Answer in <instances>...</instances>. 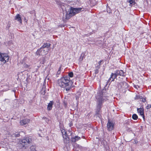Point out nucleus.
<instances>
[{"instance_id": "nucleus-1", "label": "nucleus", "mask_w": 151, "mask_h": 151, "mask_svg": "<svg viewBox=\"0 0 151 151\" xmlns=\"http://www.w3.org/2000/svg\"><path fill=\"white\" fill-rule=\"evenodd\" d=\"M58 85L66 91H69L71 88L70 83V79L68 77H63L61 78L58 81Z\"/></svg>"}, {"instance_id": "nucleus-2", "label": "nucleus", "mask_w": 151, "mask_h": 151, "mask_svg": "<svg viewBox=\"0 0 151 151\" xmlns=\"http://www.w3.org/2000/svg\"><path fill=\"white\" fill-rule=\"evenodd\" d=\"M82 8H71L69 9L68 11L67 12L66 17L67 18H68L69 17L73 16L81 11Z\"/></svg>"}, {"instance_id": "nucleus-3", "label": "nucleus", "mask_w": 151, "mask_h": 151, "mask_svg": "<svg viewBox=\"0 0 151 151\" xmlns=\"http://www.w3.org/2000/svg\"><path fill=\"white\" fill-rule=\"evenodd\" d=\"M9 58V55L7 54L0 52V61L1 62L4 64L8 62Z\"/></svg>"}, {"instance_id": "nucleus-4", "label": "nucleus", "mask_w": 151, "mask_h": 151, "mask_svg": "<svg viewBox=\"0 0 151 151\" xmlns=\"http://www.w3.org/2000/svg\"><path fill=\"white\" fill-rule=\"evenodd\" d=\"M30 122V120L28 119H24L21 120L20 122L21 125H24L28 124Z\"/></svg>"}, {"instance_id": "nucleus-5", "label": "nucleus", "mask_w": 151, "mask_h": 151, "mask_svg": "<svg viewBox=\"0 0 151 151\" xmlns=\"http://www.w3.org/2000/svg\"><path fill=\"white\" fill-rule=\"evenodd\" d=\"M138 113L143 118V119L145 120L144 116V109L142 108H139L137 109Z\"/></svg>"}, {"instance_id": "nucleus-6", "label": "nucleus", "mask_w": 151, "mask_h": 151, "mask_svg": "<svg viewBox=\"0 0 151 151\" xmlns=\"http://www.w3.org/2000/svg\"><path fill=\"white\" fill-rule=\"evenodd\" d=\"M113 124L109 121L107 124V127L108 130H111L113 129Z\"/></svg>"}, {"instance_id": "nucleus-7", "label": "nucleus", "mask_w": 151, "mask_h": 151, "mask_svg": "<svg viewBox=\"0 0 151 151\" xmlns=\"http://www.w3.org/2000/svg\"><path fill=\"white\" fill-rule=\"evenodd\" d=\"M53 104L52 101H50L47 107V109L48 110H50L52 109Z\"/></svg>"}, {"instance_id": "nucleus-8", "label": "nucleus", "mask_w": 151, "mask_h": 151, "mask_svg": "<svg viewBox=\"0 0 151 151\" xmlns=\"http://www.w3.org/2000/svg\"><path fill=\"white\" fill-rule=\"evenodd\" d=\"M15 19L19 22L20 23H22V20H21V17H20V15L19 14H17L16 15L15 17Z\"/></svg>"}, {"instance_id": "nucleus-9", "label": "nucleus", "mask_w": 151, "mask_h": 151, "mask_svg": "<svg viewBox=\"0 0 151 151\" xmlns=\"http://www.w3.org/2000/svg\"><path fill=\"white\" fill-rule=\"evenodd\" d=\"M116 75L115 74L112 73L111 76L110 77V79L111 81H114V79L116 78Z\"/></svg>"}, {"instance_id": "nucleus-10", "label": "nucleus", "mask_w": 151, "mask_h": 151, "mask_svg": "<svg viewBox=\"0 0 151 151\" xmlns=\"http://www.w3.org/2000/svg\"><path fill=\"white\" fill-rule=\"evenodd\" d=\"M117 74L121 76H123L124 75V72L122 70L118 71L117 72Z\"/></svg>"}, {"instance_id": "nucleus-11", "label": "nucleus", "mask_w": 151, "mask_h": 151, "mask_svg": "<svg viewBox=\"0 0 151 151\" xmlns=\"http://www.w3.org/2000/svg\"><path fill=\"white\" fill-rule=\"evenodd\" d=\"M80 139V137L76 136L75 137L73 138H72V141L73 142H75L76 140H78Z\"/></svg>"}, {"instance_id": "nucleus-12", "label": "nucleus", "mask_w": 151, "mask_h": 151, "mask_svg": "<svg viewBox=\"0 0 151 151\" xmlns=\"http://www.w3.org/2000/svg\"><path fill=\"white\" fill-rule=\"evenodd\" d=\"M61 132L63 134V136L64 137H65L66 136V132L64 129H62L61 130Z\"/></svg>"}, {"instance_id": "nucleus-13", "label": "nucleus", "mask_w": 151, "mask_h": 151, "mask_svg": "<svg viewBox=\"0 0 151 151\" xmlns=\"http://www.w3.org/2000/svg\"><path fill=\"white\" fill-rule=\"evenodd\" d=\"M132 118L133 119L137 120L138 118V116L137 114H134L132 115Z\"/></svg>"}, {"instance_id": "nucleus-14", "label": "nucleus", "mask_w": 151, "mask_h": 151, "mask_svg": "<svg viewBox=\"0 0 151 151\" xmlns=\"http://www.w3.org/2000/svg\"><path fill=\"white\" fill-rule=\"evenodd\" d=\"M134 1L135 0H129V2L131 5L134 4L135 3Z\"/></svg>"}, {"instance_id": "nucleus-15", "label": "nucleus", "mask_w": 151, "mask_h": 151, "mask_svg": "<svg viewBox=\"0 0 151 151\" xmlns=\"http://www.w3.org/2000/svg\"><path fill=\"white\" fill-rule=\"evenodd\" d=\"M50 46V44L49 43L46 44L45 45H44V47H47V48H49Z\"/></svg>"}, {"instance_id": "nucleus-16", "label": "nucleus", "mask_w": 151, "mask_h": 151, "mask_svg": "<svg viewBox=\"0 0 151 151\" xmlns=\"http://www.w3.org/2000/svg\"><path fill=\"white\" fill-rule=\"evenodd\" d=\"M68 75L70 77H72L73 76V72H71L69 73Z\"/></svg>"}, {"instance_id": "nucleus-17", "label": "nucleus", "mask_w": 151, "mask_h": 151, "mask_svg": "<svg viewBox=\"0 0 151 151\" xmlns=\"http://www.w3.org/2000/svg\"><path fill=\"white\" fill-rule=\"evenodd\" d=\"M22 142H24L25 143H28V142H27L26 140L25 139H23L22 140Z\"/></svg>"}, {"instance_id": "nucleus-18", "label": "nucleus", "mask_w": 151, "mask_h": 151, "mask_svg": "<svg viewBox=\"0 0 151 151\" xmlns=\"http://www.w3.org/2000/svg\"><path fill=\"white\" fill-rule=\"evenodd\" d=\"M24 67H25V68H27L29 67V66L28 65H27L26 64H24Z\"/></svg>"}, {"instance_id": "nucleus-19", "label": "nucleus", "mask_w": 151, "mask_h": 151, "mask_svg": "<svg viewBox=\"0 0 151 151\" xmlns=\"http://www.w3.org/2000/svg\"><path fill=\"white\" fill-rule=\"evenodd\" d=\"M83 57H81V58H80V60H83Z\"/></svg>"}, {"instance_id": "nucleus-20", "label": "nucleus", "mask_w": 151, "mask_h": 151, "mask_svg": "<svg viewBox=\"0 0 151 151\" xmlns=\"http://www.w3.org/2000/svg\"><path fill=\"white\" fill-rule=\"evenodd\" d=\"M45 49V48H44V49H43V51H44L45 50H44V49Z\"/></svg>"}, {"instance_id": "nucleus-21", "label": "nucleus", "mask_w": 151, "mask_h": 151, "mask_svg": "<svg viewBox=\"0 0 151 151\" xmlns=\"http://www.w3.org/2000/svg\"><path fill=\"white\" fill-rule=\"evenodd\" d=\"M145 101V100H143V102H144Z\"/></svg>"}, {"instance_id": "nucleus-22", "label": "nucleus", "mask_w": 151, "mask_h": 151, "mask_svg": "<svg viewBox=\"0 0 151 151\" xmlns=\"http://www.w3.org/2000/svg\"><path fill=\"white\" fill-rule=\"evenodd\" d=\"M145 101V100H143V102H144Z\"/></svg>"}]
</instances>
